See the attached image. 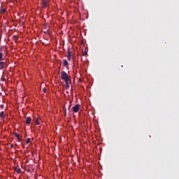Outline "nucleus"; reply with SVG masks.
I'll list each match as a JSON object with an SVG mask.
<instances>
[{"instance_id": "7ed1b4c3", "label": "nucleus", "mask_w": 179, "mask_h": 179, "mask_svg": "<svg viewBox=\"0 0 179 179\" xmlns=\"http://www.w3.org/2000/svg\"><path fill=\"white\" fill-rule=\"evenodd\" d=\"M71 58H72V53L71 52V49L69 48L67 50V59L69 61H71Z\"/></svg>"}, {"instance_id": "0eeeda50", "label": "nucleus", "mask_w": 179, "mask_h": 179, "mask_svg": "<svg viewBox=\"0 0 179 179\" xmlns=\"http://www.w3.org/2000/svg\"><path fill=\"white\" fill-rule=\"evenodd\" d=\"M63 65H64V66H68L69 63H68V61L66 59L64 60Z\"/></svg>"}, {"instance_id": "f3484780", "label": "nucleus", "mask_w": 179, "mask_h": 179, "mask_svg": "<svg viewBox=\"0 0 179 179\" xmlns=\"http://www.w3.org/2000/svg\"><path fill=\"white\" fill-rule=\"evenodd\" d=\"M87 54V52H85L83 55H86Z\"/></svg>"}, {"instance_id": "6ab92c4d", "label": "nucleus", "mask_w": 179, "mask_h": 179, "mask_svg": "<svg viewBox=\"0 0 179 179\" xmlns=\"http://www.w3.org/2000/svg\"><path fill=\"white\" fill-rule=\"evenodd\" d=\"M45 27H46L45 25H44V26H43V29H45Z\"/></svg>"}, {"instance_id": "f03ea898", "label": "nucleus", "mask_w": 179, "mask_h": 179, "mask_svg": "<svg viewBox=\"0 0 179 179\" xmlns=\"http://www.w3.org/2000/svg\"><path fill=\"white\" fill-rule=\"evenodd\" d=\"M6 66V60H3V62H0V71H2V69H5Z\"/></svg>"}, {"instance_id": "f8f14e48", "label": "nucleus", "mask_w": 179, "mask_h": 179, "mask_svg": "<svg viewBox=\"0 0 179 179\" xmlns=\"http://www.w3.org/2000/svg\"><path fill=\"white\" fill-rule=\"evenodd\" d=\"M14 136L15 138H19V134H17V133H14Z\"/></svg>"}, {"instance_id": "9d476101", "label": "nucleus", "mask_w": 179, "mask_h": 179, "mask_svg": "<svg viewBox=\"0 0 179 179\" xmlns=\"http://www.w3.org/2000/svg\"><path fill=\"white\" fill-rule=\"evenodd\" d=\"M48 3L47 1H43L42 6L43 8H47Z\"/></svg>"}, {"instance_id": "412c9836", "label": "nucleus", "mask_w": 179, "mask_h": 179, "mask_svg": "<svg viewBox=\"0 0 179 179\" xmlns=\"http://www.w3.org/2000/svg\"><path fill=\"white\" fill-rule=\"evenodd\" d=\"M15 38H17V37L15 36H14Z\"/></svg>"}, {"instance_id": "5701e85b", "label": "nucleus", "mask_w": 179, "mask_h": 179, "mask_svg": "<svg viewBox=\"0 0 179 179\" xmlns=\"http://www.w3.org/2000/svg\"><path fill=\"white\" fill-rule=\"evenodd\" d=\"M23 148H24V145H23Z\"/></svg>"}, {"instance_id": "423d86ee", "label": "nucleus", "mask_w": 179, "mask_h": 179, "mask_svg": "<svg viewBox=\"0 0 179 179\" xmlns=\"http://www.w3.org/2000/svg\"><path fill=\"white\" fill-rule=\"evenodd\" d=\"M1 61H6L5 58H3V53H2V52H0V62Z\"/></svg>"}, {"instance_id": "2eb2a0df", "label": "nucleus", "mask_w": 179, "mask_h": 179, "mask_svg": "<svg viewBox=\"0 0 179 179\" xmlns=\"http://www.w3.org/2000/svg\"><path fill=\"white\" fill-rule=\"evenodd\" d=\"M43 91L44 92V93H45L47 92L46 89H43Z\"/></svg>"}, {"instance_id": "dca6fc26", "label": "nucleus", "mask_w": 179, "mask_h": 179, "mask_svg": "<svg viewBox=\"0 0 179 179\" xmlns=\"http://www.w3.org/2000/svg\"><path fill=\"white\" fill-rule=\"evenodd\" d=\"M64 114L66 115V109H65Z\"/></svg>"}, {"instance_id": "6e6552de", "label": "nucleus", "mask_w": 179, "mask_h": 179, "mask_svg": "<svg viewBox=\"0 0 179 179\" xmlns=\"http://www.w3.org/2000/svg\"><path fill=\"white\" fill-rule=\"evenodd\" d=\"M34 119H35L36 124L40 125V122L38 121V117L36 118V117H34Z\"/></svg>"}, {"instance_id": "20e7f679", "label": "nucleus", "mask_w": 179, "mask_h": 179, "mask_svg": "<svg viewBox=\"0 0 179 179\" xmlns=\"http://www.w3.org/2000/svg\"><path fill=\"white\" fill-rule=\"evenodd\" d=\"M79 104H77L73 107V113H78L79 111Z\"/></svg>"}, {"instance_id": "4468645a", "label": "nucleus", "mask_w": 179, "mask_h": 179, "mask_svg": "<svg viewBox=\"0 0 179 179\" xmlns=\"http://www.w3.org/2000/svg\"><path fill=\"white\" fill-rule=\"evenodd\" d=\"M17 140H18L19 142H22V139L20 138L19 137H17Z\"/></svg>"}, {"instance_id": "a211bd4d", "label": "nucleus", "mask_w": 179, "mask_h": 179, "mask_svg": "<svg viewBox=\"0 0 179 179\" xmlns=\"http://www.w3.org/2000/svg\"><path fill=\"white\" fill-rule=\"evenodd\" d=\"M6 10V9H3V12H5Z\"/></svg>"}, {"instance_id": "1a4fd4ad", "label": "nucleus", "mask_w": 179, "mask_h": 179, "mask_svg": "<svg viewBox=\"0 0 179 179\" xmlns=\"http://www.w3.org/2000/svg\"><path fill=\"white\" fill-rule=\"evenodd\" d=\"M1 118H5V112L2 111L0 113Z\"/></svg>"}, {"instance_id": "aec40b11", "label": "nucleus", "mask_w": 179, "mask_h": 179, "mask_svg": "<svg viewBox=\"0 0 179 179\" xmlns=\"http://www.w3.org/2000/svg\"><path fill=\"white\" fill-rule=\"evenodd\" d=\"M11 148H13V144H11Z\"/></svg>"}, {"instance_id": "39448f33", "label": "nucleus", "mask_w": 179, "mask_h": 179, "mask_svg": "<svg viewBox=\"0 0 179 179\" xmlns=\"http://www.w3.org/2000/svg\"><path fill=\"white\" fill-rule=\"evenodd\" d=\"M31 117H27L26 118L25 123L27 124V125H29V124H31Z\"/></svg>"}, {"instance_id": "ddd939ff", "label": "nucleus", "mask_w": 179, "mask_h": 179, "mask_svg": "<svg viewBox=\"0 0 179 179\" xmlns=\"http://www.w3.org/2000/svg\"><path fill=\"white\" fill-rule=\"evenodd\" d=\"M26 143H30V138H27L26 140Z\"/></svg>"}, {"instance_id": "9b49d317", "label": "nucleus", "mask_w": 179, "mask_h": 179, "mask_svg": "<svg viewBox=\"0 0 179 179\" xmlns=\"http://www.w3.org/2000/svg\"><path fill=\"white\" fill-rule=\"evenodd\" d=\"M15 171L19 174L21 171L20 168H15Z\"/></svg>"}, {"instance_id": "4be33fe9", "label": "nucleus", "mask_w": 179, "mask_h": 179, "mask_svg": "<svg viewBox=\"0 0 179 179\" xmlns=\"http://www.w3.org/2000/svg\"><path fill=\"white\" fill-rule=\"evenodd\" d=\"M69 108H71V105L69 106Z\"/></svg>"}, {"instance_id": "f257e3e1", "label": "nucleus", "mask_w": 179, "mask_h": 179, "mask_svg": "<svg viewBox=\"0 0 179 179\" xmlns=\"http://www.w3.org/2000/svg\"><path fill=\"white\" fill-rule=\"evenodd\" d=\"M61 78L62 80H64L66 89H69V82H71V77L68 76L66 72L62 71L61 73Z\"/></svg>"}]
</instances>
